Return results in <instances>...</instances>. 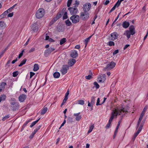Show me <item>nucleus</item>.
Returning <instances> with one entry per match:
<instances>
[{"instance_id": "1", "label": "nucleus", "mask_w": 148, "mask_h": 148, "mask_svg": "<svg viewBox=\"0 0 148 148\" xmlns=\"http://www.w3.org/2000/svg\"><path fill=\"white\" fill-rule=\"evenodd\" d=\"M127 112V109L125 108H117L114 110L112 112L111 117L109 119V121L112 122L115 116L116 118L118 115H121L124 112Z\"/></svg>"}, {"instance_id": "2", "label": "nucleus", "mask_w": 148, "mask_h": 148, "mask_svg": "<svg viewBox=\"0 0 148 148\" xmlns=\"http://www.w3.org/2000/svg\"><path fill=\"white\" fill-rule=\"evenodd\" d=\"M10 104L11 105L12 110L13 111L18 110L19 106L18 102L16 101V100L14 98H11L10 100Z\"/></svg>"}, {"instance_id": "3", "label": "nucleus", "mask_w": 148, "mask_h": 148, "mask_svg": "<svg viewBox=\"0 0 148 148\" xmlns=\"http://www.w3.org/2000/svg\"><path fill=\"white\" fill-rule=\"evenodd\" d=\"M116 65V63L114 62L113 61H112L108 64L106 67H104L103 70L104 71H108L110 70L113 69L115 66Z\"/></svg>"}, {"instance_id": "4", "label": "nucleus", "mask_w": 148, "mask_h": 148, "mask_svg": "<svg viewBox=\"0 0 148 148\" xmlns=\"http://www.w3.org/2000/svg\"><path fill=\"white\" fill-rule=\"evenodd\" d=\"M45 10L43 8H40L36 11V16L38 18H42L45 14Z\"/></svg>"}, {"instance_id": "5", "label": "nucleus", "mask_w": 148, "mask_h": 148, "mask_svg": "<svg viewBox=\"0 0 148 148\" xmlns=\"http://www.w3.org/2000/svg\"><path fill=\"white\" fill-rule=\"evenodd\" d=\"M70 19L73 23H76L79 21V17L77 15L74 14L70 17Z\"/></svg>"}, {"instance_id": "6", "label": "nucleus", "mask_w": 148, "mask_h": 148, "mask_svg": "<svg viewBox=\"0 0 148 148\" xmlns=\"http://www.w3.org/2000/svg\"><path fill=\"white\" fill-rule=\"evenodd\" d=\"M89 14L87 12H83L81 13L80 16V18L83 20H86L89 18Z\"/></svg>"}, {"instance_id": "7", "label": "nucleus", "mask_w": 148, "mask_h": 148, "mask_svg": "<svg viewBox=\"0 0 148 148\" xmlns=\"http://www.w3.org/2000/svg\"><path fill=\"white\" fill-rule=\"evenodd\" d=\"M69 66L67 65H62L60 70V72L62 75H64L67 73V70L69 69Z\"/></svg>"}, {"instance_id": "8", "label": "nucleus", "mask_w": 148, "mask_h": 148, "mask_svg": "<svg viewBox=\"0 0 148 148\" xmlns=\"http://www.w3.org/2000/svg\"><path fill=\"white\" fill-rule=\"evenodd\" d=\"M91 7L90 3H88L84 5L82 8L84 12H88L90 9Z\"/></svg>"}, {"instance_id": "9", "label": "nucleus", "mask_w": 148, "mask_h": 148, "mask_svg": "<svg viewBox=\"0 0 148 148\" xmlns=\"http://www.w3.org/2000/svg\"><path fill=\"white\" fill-rule=\"evenodd\" d=\"M55 50V49L50 47L47 49L45 51L44 55L45 57H47L50 54L51 52Z\"/></svg>"}, {"instance_id": "10", "label": "nucleus", "mask_w": 148, "mask_h": 148, "mask_svg": "<svg viewBox=\"0 0 148 148\" xmlns=\"http://www.w3.org/2000/svg\"><path fill=\"white\" fill-rule=\"evenodd\" d=\"M106 76L105 74H101L99 75L98 77L99 82L103 83L106 80Z\"/></svg>"}, {"instance_id": "11", "label": "nucleus", "mask_w": 148, "mask_h": 148, "mask_svg": "<svg viewBox=\"0 0 148 148\" xmlns=\"http://www.w3.org/2000/svg\"><path fill=\"white\" fill-rule=\"evenodd\" d=\"M68 10L70 11V13L71 15L75 14L77 12V9L76 7H70L68 8Z\"/></svg>"}, {"instance_id": "12", "label": "nucleus", "mask_w": 148, "mask_h": 148, "mask_svg": "<svg viewBox=\"0 0 148 148\" xmlns=\"http://www.w3.org/2000/svg\"><path fill=\"white\" fill-rule=\"evenodd\" d=\"M110 35L111 37L110 40L112 41H114L117 39L118 36V35L116 32H114L111 33Z\"/></svg>"}, {"instance_id": "13", "label": "nucleus", "mask_w": 148, "mask_h": 148, "mask_svg": "<svg viewBox=\"0 0 148 148\" xmlns=\"http://www.w3.org/2000/svg\"><path fill=\"white\" fill-rule=\"evenodd\" d=\"M32 29L33 32H36L38 30V25L36 23H34L32 27Z\"/></svg>"}, {"instance_id": "14", "label": "nucleus", "mask_w": 148, "mask_h": 148, "mask_svg": "<svg viewBox=\"0 0 148 148\" xmlns=\"http://www.w3.org/2000/svg\"><path fill=\"white\" fill-rule=\"evenodd\" d=\"M60 17L58 15H56V17H54L50 22L49 24V26H51Z\"/></svg>"}, {"instance_id": "15", "label": "nucleus", "mask_w": 148, "mask_h": 148, "mask_svg": "<svg viewBox=\"0 0 148 148\" xmlns=\"http://www.w3.org/2000/svg\"><path fill=\"white\" fill-rule=\"evenodd\" d=\"M76 62V60L75 59H70L69 60L68 64L70 66H72Z\"/></svg>"}, {"instance_id": "16", "label": "nucleus", "mask_w": 148, "mask_h": 148, "mask_svg": "<svg viewBox=\"0 0 148 148\" xmlns=\"http://www.w3.org/2000/svg\"><path fill=\"white\" fill-rule=\"evenodd\" d=\"M26 98V96L25 95H21L19 96L18 97L19 100L21 102H23L25 99Z\"/></svg>"}, {"instance_id": "17", "label": "nucleus", "mask_w": 148, "mask_h": 148, "mask_svg": "<svg viewBox=\"0 0 148 148\" xmlns=\"http://www.w3.org/2000/svg\"><path fill=\"white\" fill-rule=\"evenodd\" d=\"M71 56L73 58H75L78 56V53L76 51L73 50L72 51L70 54Z\"/></svg>"}, {"instance_id": "18", "label": "nucleus", "mask_w": 148, "mask_h": 148, "mask_svg": "<svg viewBox=\"0 0 148 148\" xmlns=\"http://www.w3.org/2000/svg\"><path fill=\"white\" fill-rule=\"evenodd\" d=\"M129 31H130L132 33V35H133L135 34V28L133 25H131L129 28Z\"/></svg>"}, {"instance_id": "19", "label": "nucleus", "mask_w": 148, "mask_h": 148, "mask_svg": "<svg viewBox=\"0 0 148 148\" xmlns=\"http://www.w3.org/2000/svg\"><path fill=\"white\" fill-rule=\"evenodd\" d=\"M80 112H79L77 113H75L73 115L76 116L75 119L77 121H79L82 118L81 116L79 115Z\"/></svg>"}, {"instance_id": "20", "label": "nucleus", "mask_w": 148, "mask_h": 148, "mask_svg": "<svg viewBox=\"0 0 148 148\" xmlns=\"http://www.w3.org/2000/svg\"><path fill=\"white\" fill-rule=\"evenodd\" d=\"M6 84L4 82H2L0 83V92L3 90L5 88V86Z\"/></svg>"}, {"instance_id": "21", "label": "nucleus", "mask_w": 148, "mask_h": 148, "mask_svg": "<svg viewBox=\"0 0 148 148\" xmlns=\"http://www.w3.org/2000/svg\"><path fill=\"white\" fill-rule=\"evenodd\" d=\"M120 124V121H119L118 123L117 124V126L116 127V128L115 131L114 132V136H113V138H114L116 136L117 133L118 132V130L119 128V125Z\"/></svg>"}, {"instance_id": "22", "label": "nucleus", "mask_w": 148, "mask_h": 148, "mask_svg": "<svg viewBox=\"0 0 148 148\" xmlns=\"http://www.w3.org/2000/svg\"><path fill=\"white\" fill-rule=\"evenodd\" d=\"M124 35L126 36L127 39H129L130 36V35H132V33L129 30H127L125 31V32L124 34Z\"/></svg>"}, {"instance_id": "23", "label": "nucleus", "mask_w": 148, "mask_h": 148, "mask_svg": "<svg viewBox=\"0 0 148 148\" xmlns=\"http://www.w3.org/2000/svg\"><path fill=\"white\" fill-rule=\"evenodd\" d=\"M130 25V23L129 22L125 21L123 22L122 24L123 27L125 28H127Z\"/></svg>"}, {"instance_id": "24", "label": "nucleus", "mask_w": 148, "mask_h": 148, "mask_svg": "<svg viewBox=\"0 0 148 148\" xmlns=\"http://www.w3.org/2000/svg\"><path fill=\"white\" fill-rule=\"evenodd\" d=\"M53 77L55 78H59L60 77V74L59 72H55L53 73Z\"/></svg>"}, {"instance_id": "25", "label": "nucleus", "mask_w": 148, "mask_h": 148, "mask_svg": "<svg viewBox=\"0 0 148 148\" xmlns=\"http://www.w3.org/2000/svg\"><path fill=\"white\" fill-rule=\"evenodd\" d=\"M48 110L47 107H44L42 109L41 112V114L43 115Z\"/></svg>"}, {"instance_id": "26", "label": "nucleus", "mask_w": 148, "mask_h": 148, "mask_svg": "<svg viewBox=\"0 0 148 148\" xmlns=\"http://www.w3.org/2000/svg\"><path fill=\"white\" fill-rule=\"evenodd\" d=\"M39 69L38 65L37 64H35L34 65L33 71H36L38 70Z\"/></svg>"}, {"instance_id": "27", "label": "nucleus", "mask_w": 148, "mask_h": 148, "mask_svg": "<svg viewBox=\"0 0 148 148\" xmlns=\"http://www.w3.org/2000/svg\"><path fill=\"white\" fill-rule=\"evenodd\" d=\"M27 61V59L25 58L22 61H21L20 64L18 65V66H21L25 64Z\"/></svg>"}, {"instance_id": "28", "label": "nucleus", "mask_w": 148, "mask_h": 148, "mask_svg": "<svg viewBox=\"0 0 148 148\" xmlns=\"http://www.w3.org/2000/svg\"><path fill=\"white\" fill-rule=\"evenodd\" d=\"M6 27V24L4 21H0V27L5 28Z\"/></svg>"}, {"instance_id": "29", "label": "nucleus", "mask_w": 148, "mask_h": 148, "mask_svg": "<svg viewBox=\"0 0 148 148\" xmlns=\"http://www.w3.org/2000/svg\"><path fill=\"white\" fill-rule=\"evenodd\" d=\"M66 41V39L65 38H63L60 40V45H62Z\"/></svg>"}, {"instance_id": "30", "label": "nucleus", "mask_w": 148, "mask_h": 148, "mask_svg": "<svg viewBox=\"0 0 148 148\" xmlns=\"http://www.w3.org/2000/svg\"><path fill=\"white\" fill-rule=\"evenodd\" d=\"M92 36V35L88 37V38H86L85 40V47H86V46L87 45V44L88 43V42L89 41V40H90V39L91 38V37Z\"/></svg>"}, {"instance_id": "31", "label": "nucleus", "mask_w": 148, "mask_h": 148, "mask_svg": "<svg viewBox=\"0 0 148 148\" xmlns=\"http://www.w3.org/2000/svg\"><path fill=\"white\" fill-rule=\"evenodd\" d=\"M40 118H39L36 121L33 122L31 124V125H30V127H32L34 125H35L40 120Z\"/></svg>"}, {"instance_id": "32", "label": "nucleus", "mask_w": 148, "mask_h": 148, "mask_svg": "<svg viewBox=\"0 0 148 148\" xmlns=\"http://www.w3.org/2000/svg\"><path fill=\"white\" fill-rule=\"evenodd\" d=\"M94 127V126L93 125L90 126L89 130L88 132V134L91 132L92 131V130L93 129Z\"/></svg>"}, {"instance_id": "33", "label": "nucleus", "mask_w": 148, "mask_h": 148, "mask_svg": "<svg viewBox=\"0 0 148 148\" xmlns=\"http://www.w3.org/2000/svg\"><path fill=\"white\" fill-rule=\"evenodd\" d=\"M78 103L83 105L84 104V101L82 99L79 100L78 101Z\"/></svg>"}, {"instance_id": "34", "label": "nucleus", "mask_w": 148, "mask_h": 148, "mask_svg": "<svg viewBox=\"0 0 148 148\" xmlns=\"http://www.w3.org/2000/svg\"><path fill=\"white\" fill-rule=\"evenodd\" d=\"M6 98V96L4 95H2L0 97V99L1 100V101H4Z\"/></svg>"}, {"instance_id": "35", "label": "nucleus", "mask_w": 148, "mask_h": 148, "mask_svg": "<svg viewBox=\"0 0 148 148\" xmlns=\"http://www.w3.org/2000/svg\"><path fill=\"white\" fill-rule=\"evenodd\" d=\"M66 25L68 26H70L71 25L72 23L69 19H67L65 21Z\"/></svg>"}, {"instance_id": "36", "label": "nucleus", "mask_w": 148, "mask_h": 148, "mask_svg": "<svg viewBox=\"0 0 148 148\" xmlns=\"http://www.w3.org/2000/svg\"><path fill=\"white\" fill-rule=\"evenodd\" d=\"M16 4H15V5H14L13 6L11 7L10 8H9V9H8L7 10V11H8V13L11 12L13 9L15 7V5H16Z\"/></svg>"}, {"instance_id": "37", "label": "nucleus", "mask_w": 148, "mask_h": 148, "mask_svg": "<svg viewBox=\"0 0 148 148\" xmlns=\"http://www.w3.org/2000/svg\"><path fill=\"white\" fill-rule=\"evenodd\" d=\"M91 101L90 102L91 104L93 105L94 104V103L95 101V97L94 96H92L91 98Z\"/></svg>"}, {"instance_id": "38", "label": "nucleus", "mask_w": 148, "mask_h": 148, "mask_svg": "<svg viewBox=\"0 0 148 148\" xmlns=\"http://www.w3.org/2000/svg\"><path fill=\"white\" fill-rule=\"evenodd\" d=\"M67 18L68 16H67V12H65L64 15L63 16V19H67Z\"/></svg>"}, {"instance_id": "39", "label": "nucleus", "mask_w": 148, "mask_h": 148, "mask_svg": "<svg viewBox=\"0 0 148 148\" xmlns=\"http://www.w3.org/2000/svg\"><path fill=\"white\" fill-rule=\"evenodd\" d=\"M108 43L109 45L110 46H113L114 45V43L113 41H109L108 42Z\"/></svg>"}, {"instance_id": "40", "label": "nucleus", "mask_w": 148, "mask_h": 148, "mask_svg": "<svg viewBox=\"0 0 148 148\" xmlns=\"http://www.w3.org/2000/svg\"><path fill=\"white\" fill-rule=\"evenodd\" d=\"M93 84L95 86L96 88L98 89L99 88V86L97 82H94Z\"/></svg>"}, {"instance_id": "41", "label": "nucleus", "mask_w": 148, "mask_h": 148, "mask_svg": "<svg viewBox=\"0 0 148 148\" xmlns=\"http://www.w3.org/2000/svg\"><path fill=\"white\" fill-rule=\"evenodd\" d=\"M121 2L120 1V0H119L114 5L116 7H118L120 4Z\"/></svg>"}, {"instance_id": "42", "label": "nucleus", "mask_w": 148, "mask_h": 148, "mask_svg": "<svg viewBox=\"0 0 148 148\" xmlns=\"http://www.w3.org/2000/svg\"><path fill=\"white\" fill-rule=\"evenodd\" d=\"M18 74V71L14 72L13 73V77H16Z\"/></svg>"}, {"instance_id": "43", "label": "nucleus", "mask_w": 148, "mask_h": 148, "mask_svg": "<svg viewBox=\"0 0 148 148\" xmlns=\"http://www.w3.org/2000/svg\"><path fill=\"white\" fill-rule=\"evenodd\" d=\"M111 122L109 121L108 123V124H107L106 125V128L107 129H108L110 127V125L111 124Z\"/></svg>"}, {"instance_id": "44", "label": "nucleus", "mask_w": 148, "mask_h": 148, "mask_svg": "<svg viewBox=\"0 0 148 148\" xmlns=\"http://www.w3.org/2000/svg\"><path fill=\"white\" fill-rule=\"evenodd\" d=\"M72 0H68L67 1V6L68 7H69L71 5Z\"/></svg>"}, {"instance_id": "45", "label": "nucleus", "mask_w": 148, "mask_h": 148, "mask_svg": "<svg viewBox=\"0 0 148 148\" xmlns=\"http://www.w3.org/2000/svg\"><path fill=\"white\" fill-rule=\"evenodd\" d=\"M10 117V116L9 115H8L5 116L3 117V119H2V120L3 121H4L5 120H6V119L9 118Z\"/></svg>"}, {"instance_id": "46", "label": "nucleus", "mask_w": 148, "mask_h": 148, "mask_svg": "<svg viewBox=\"0 0 148 148\" xmlns=\"http://www.w3.org/2000/svg\"><path fill=\"white\" fill-rule=\"evenodd\" d=\"M92 78V75H89L88 76H86L85 77V78L86 79H91Z\"/></svg>"}, {"instance_id": "47", "label": "nucleus", "mask_w": 148, "mask_h": 148, "mask_svg": "<svg viewBox=\"0 0 148 148\" xmlns=\"http://www.w3.org/2000/svg\"><path fill=\"white\" fill-rule=\"evenodd\" d=\"M99 102H100V99L99 98H98L97 99V103H96V105L97 106L101 105L102 104H100Z\"/></svg>"}, {"instance_id": "48", "label": "nucleus", "mask_w": 148, "mask_h": 148, "mask_svg": "<svg viewBox=\"0 0 148 148\" xmlns=\"http://www.w3.org/2000/svg\"><path fill=\"white\" fill-rule=\"evenodd\" d=\"M119 52V50L117 49L113 53V56L116 55L117 53Z\"/></svg>"}, {"instance_id": "49", "label": "nucleus", "mask_w": 148, "mask_h": 148, "mask_svg": "<svg viewBox=\"0 0 148 148\" xmlns=\"http://www.w3.org/2000/svg\"><path fill=\"white\" fill-rule=\"evenodd\" d=\"M32 120V119H30L28 120L24 124L26 125L27 124L30 122Z\"/></svg>"}, {"instance_id": "50", "label": "nucleus", "mask_w": 148, "mask_h": 148, "mask_svg": "<svg viewBox=\"0 0 148 148\" xmlns=\"http://www.w3.org/2000/svg\"><path fill=\"white\" fill-rule=\"evenodd\" d=\"M35 75V73L32 72H30V78H31L32 76H33L34 75Z\"/></svg>"}, {"instance_id": "51", "label": "nucleus", "mask_w": 148, "mask_h": 148, "mask_svg": "<svg viewBox=\"0 0 148 148\" xmlns=\"http://www.w3.org/2000/svg\"><path fill=\"white\" fill-rule=\"evenodd\" d=\"M13 13L12 12L11 13H10L9 14H8V17H12L13 16Z\"/></svg>"}, {"instance_id": "52", "label": "nucleus", "mask_w": 148, "mask_h": 148, "mask_svg": "<svg viewBox=\"0 0 148 148\" xmlns=\"http://www.w3.org/2000/svg\"><path fill=\"white\" fill-rule=\"evenodd\" d=\"M35 51V48H32L30 49L29 51V53L32 52L34 51Z\"/></svg>"}, {"instance_id": "53", "label": "nucleus", "mask_w": 148, "mask_h": 148, "mask_svg": "<svg viewBox=\"0 0 148 148\" xmlns=\"http://www.w3.org/2000/svg\"><path fill=\"white\" fill-rule=\"evenodd\" d=\"M120 14H119L116 17V18L114 20V21L112 25V26L113 25V24L117 21V19L119 17V15L120 14Z\"/></svg>"}, {"instance_id": "54", "label": "nucleus", "mask_w": 148, "mask_h": 148, "mask_svg": "<svg viewBox=\"0 0 148 148\" xmlns=\"http://www.w3.org/2000/svg\"><path fill=\"white\" fill-rule=\"evenodd\" d=\"M8 11H7V10L5 11V12H4L3 14H3V15L4 16H6V15L8 14Z\"/></svg>"}, {"instance_id": "55", "label": "nucleus", "mask_w": 148, "mask_h": 148, "mask_svg": "<svg viewBox=\"0 0 148 148\" xmlns=\"http://www.w3.org/2000/svg\"><path fill=\"white\" fill-rule=\"evenodd\" d=\"M143 116H142L140 115V117H139V120L138 121V122H141V121L143 119Z\"/></svg>"}, {"instance_id": "56", "label": "nucleus", "mask_w": 148, "mask_h": 148, "mask_svg": "<svg viewBox=\"0 0 148 148\" xmlns=\"http://www.w3.org/2000/svg\"><path fill=\"white\" fill-rule=\"evenodd\" d=\"M10 61L11 60H8L6 64V66H9V64L10 63Z\"/></svg>"}, {"instance_id": "57", "label": "nucleus", "mask_w": 148, "mask_h": 148, "mask_svg": "<svg viewBox=\"0 0 148 148\" xmlns=\"http://www.w3.org/2000/svg\"><path fill=\"white\" fill-rule=\"evenodd\" d=\"M66 121L65 120H64V121H63V123L62 124L60 127L59 128V129L62 126H63L65 124V123H66Z\"/></svg>"}, {"instance_id": "58", "label": "nucleus", "mask_w": 148, "mask_h": 148, "mask_svg": "<svg viewBox=\"0 0 148 148\" xmlns=\"http://www.w3.org/2000/svg\"><path fill=\"white\" fill-rule=\"evenodd\" d=\"M79 4V1H75V7H76V6L77 5Z\"/></svg>"}, {"instance_id": "59", "label": "nucleus", "mask_w": 148, "mask_h": 148, "mask_svg": "<svg viewBox=\"0 0 148 148\" xmlns=\"http://www.w3.org/2000/svg\"><path fill=\"white\" fill-rule=\"evenodd\" d=\"M30 38H29V39L24 44V46H26L27 45V44L28 43V42L30 40Z\"/></svg>"}, {"instance_id": "60", "label": "nucleus", "mask_w": 148, "mask_h": 148, "mask_svg": "<svg viewBox=\"0 0 148 148\" xmlns=\"http://www.w3.org/2000/svg\"><path fill=\"white\" fill-rule=\"evenodd\" d=\"M130 46V45H125L124 48H123V49L124 50H125V49H127L128 47L129 46Z\"/></svg>"}, {"instance_id": "61", "label": "nucleus", "mask_w": 148, "mask_h": 148, "mask_svg": "<svg viewBox=\"0 0 148 148\" xmlns=\"http://www.w3.org/2000/svg\"><path fill=\"white\" fill-rule=\"evenodd\" d=\"M6 48H5L4 50H3V51H2V52H1V55H3L5 53V51H6Z\"/></svg>"}, {"instance_id": "62", "label": "nucleus", "mask_w": 148, "mask_h": 148, "mask_svg": "<svg viewBox=\"0 0 148 148\" xmlns=\"http://www.w3.org/2000/svg\"><path fill=\"white\" fill-rule=\"evenodd\" d=\"M148 35V31H147L146 35L145 36L144 38V40H145L147 37Z\"/></svg>"}, {"instance_id": "63", "label": "nucleus", "mask_w": 148, "mask_h": 148, "mask_svg": "<svg viewBox=\"0 0 148 148\" xmlns=\"http://www.w3.org/2000/svg\"><path fill=\"white\" fill-rule=\"evenodd\" d=\"M23 55V53H21L19 55V56H18V58L19 59H20V58Z\"/></svg>"}, {"instance_id": "64", "label": "nucleus", "mask_w": 148, "mask_h": 148, "mask_svg": "<svg viewBox=\"0 0 148 148\" xmlns=\"http://www.w3.org/2000/svg\"><path fill=\"white\" fill-rule=\"evenodd\" d=\"M109 3V0H106L104 3V4L106 5H107Z\"/></svg>"}]
</instances>
